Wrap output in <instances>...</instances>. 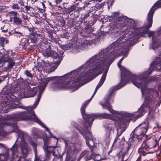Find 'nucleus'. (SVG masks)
<instances>
[{"label": "nucleus", "instance_id": "nucleus-25", "mask_svg": "<svg viewBox=\"0 0 161 161\" xmlns=\"http://www.w3.org/2000/svg\"><path fill=\"white\" fill-rule=\"evenodd\" d=\"M122 154V161H126L128 158V155L127 154V152L122 151L119 153V155Z\"/></svg>", "mask_w": 161, "mask_h": 161}, {"label": "nucleus", "instance_id": "nucleus-23", "mask_svg": "<svg viewBox=\"0 0 161 161\" xmlns=\"http://www.w3.org/2000/svg\"><path fill=\"white\" fill-rule=\"evenodd\" d=\"M93 158L94 161H100L105 159V158L104 157L102 158L100 155L98 154L95 155H93Z\"/></svg>", "mask_w": 161, "mask_h": 161}, {"label": "nucleus", "instance_id": "nucleus-26", "mask_svg": "<svg viewBox=\"0 0 161 161\" xmlns=\"http://www.w3.org/2000/svg\"><path fill=\"white\" fill-rule=\"evenodd\" d=\"M158 143L157 141L153 140L152 142L149 143L148 147L149 148H152L155 147L158 145Z\"/></svg>", "mask_w": 161, "mask_h": 161}, {"label": "nucleus", "instance_id": "nucleus-12", "mask_svg": "<svg viewBox=\"0 0 161 161\" xmlns=\"http://www.w3.org/2000/svg\"><path fill=\"white\" fill-rule=\"evenodd\" d=\"M161 7V0L157 1L151 8L147 15V21L149 22L148 26H152L153 23V17L155 10L158 8Z\"/></svg>", "mask_w": 161, "mask_h": 161}, {"label": "nucleus", "instance_id": "nucleus-28", "mask_svg": "<svg viewBox=\"0 0 161 161\" xmlns=\"http://www.w3.org/2000/svg\"><path fill=\"white\" fill-rule=\"evenodd\" d=\"M13 33L16 34V36L19 37H22L23 36V34L21 31L18 30L16 29H15L14 30Z\"/></svg>", "mask_w": 161, "mask_h": 161}, {"label": "nucleus", "instance_id": "nucleus-60", "mask_svg": "<svg viewBox=\"0 0 161 161\" xmlns=\"http://www.w3.org/2000/svg\"><path fill=\"white\" fill-rule=\"evenodd\" d=\"M77 1H81V0H76Z\"/></svg>", "mask_w": 161, "mask_h": 161}, {"label": "nucleus", "instance_id": "nucleus-45", "mask_svg": "<svg viewBox=\"0 0 161 161\" xmlns=\"http://www.w3.org/2000/svg\"><path fill=\"white\" fill-rule=\"evenodd\" d=\"M57 3H58L62 1V0H55Z\"/></svg>", "mask_w": 161, "mask_h": 161}, {"label": "nucleus", "instance_id": "nucleus-19", "mask_svg": "<svg viewBox=\"0 0 161 161\" xmlns=\"http://www.w3.org/2000/svg\"><path fill=\"white\" fill-rule=\"evenodd\" d=\"M44 142V146L43 149L47 153V155L50 153H54V149L55 148V147H46L45 145V140H43Z\"/></svg>", "mask_w": 161, "mask_h": 161}, {"label": "nucleus", "instance_id": "nucleus-13", "mask_svg": "<svg viewBox=\"0 0 161 161\" xmlns=\"http://www.w3.org/2000/svg\"><path fill=\"white\" fill-rule=\"evenodd\" d=\"M65 144V150L66 151L67 156H70V153L73 152L75 149L74 143L71 138L64 140Z\"/></svg>", "mask_w": 161, "mask_h": 161}, {"label": "nucleus", "instance_id": "nucleus-18", "mask_svg": "<svg viewBox=\"0 0 161 161\" xmlns=\"http://www.w3.org/2000/svg\"><path fill=\"white\" fill-rule=\"evenodd\" d=\"M10 149L5 148L3 154H0V161H7L9 158V151Z\"/></svg>", "mask_w": 161, "mask_h": 161}, {"label": "nucleus", "instance_id": "nucleus-5", "mask_svg": "<svg viewBox=\"0 0 161 161\" xmlns=\"http://www.w3.org/2000/svg\"><path fill=\"white\" fill-rule=\"evenodd\" d=\"M114 99L110 94L106 96L101 101L99 102V104L103 109H107L113 115L106 113L99 114H87L84 113V115H86L85 118L83 119L85 121V123H87L89 126H91L94 119L96 118L101 119H109L114 121V124L116 126H124V124L128 122L133 117H140V113L139 110L132 113H127L124 112H118L113 110L110 105L113 103Z\"/></svg>", "mask_w": 161, "mask_h": 161}, {"label": "nucleus", "instance_id": "nucleus-53", "mask_svg": "<svg viewBox=\"0 0 161 161\" xmlns=\"http://www.w3.org/2000/svg\"><path fill=\"white\" fill-rule=\"evenodd\" d=\"M5 43H6H6H8V40H5Z\"/></svg>", "mask_w": 161, "mask_h": 161}, {"label": "nucleus", "instance_id": "nucleus-54", "mask_svg": "<svg viewBox=\"0 0 161 161\" xmlns=\"http://www.w3.org/2000/svg\"><path fill=\"white\" fill-rule=\"evenodd\" d=\"M71 161H75V158H74L73 159H72Z\"/></svg>", "mask_w": 161, "mask_h": 161}, {"label": "nucleus", "instance_id": "nucleus-2", "mask_svg": "<svg viewBox=\"0 0 161 161\" xmlns=\"http://www.w3.org/2000/svg\"><path fill=\"white\" fill-rule=\"evenodd\" d=\"M118 42L112 43L106 48L102 50L97 54L88 59L79 69L63 76H60V85L65 86L66 88H62L60 89H70L72 92L78 90L82 85L76 83L81 80L84 81L87 78L97 72L101 73L103 69H106L100 81L97 85L93 94L90 99L83 105L81 109V114L83 118L87 116L84 115L85 108L96 93L98 89L102 85L106 77L109 67L114 61V58L120 54L121 51L118 48L119 47Z\"/></svg>", "mask_w": 161, "mask_h": 161}, {"label": "nucleus", "instance_id": "nucleus-40", "mask_svg": "<svg viewBox=\"0 0 161 161\" xmlns=\"http://www.w3.org/2000/svg\"><path fill=\"white\" fill-rule=\"evenodd\" d=\"M156 127L157 128H158V129L160 128H161V126H159V125H158V123H156V126H155V127H154V128H156Z\"/></svg>", "mask_w": 161, "mask_h": 161}, {"label": "nucleus", "instance_id": "nucleus-61", "mask_svg": "<svg viewBox=\"0 0 161 161\" xmlns=\"http://www.w3.org/2000/svg\"><path fill=\"white\" fill-rule=\"evenodd\" d=\"M53 65H51V67H52V66H53Z\"/></svg>", "mask_w": 161, "mask_h": 161}, {"label": "nucleus", "instance_id": "nucleus-56", "mask_svg": "<svg viewBox=\"0 0 161 161\" xmlns=\"http://www.w3.org/2000/svg\"><path fill=\"white\" fill-rule=\"evenodd\" d=\"M3 80H1L0 79V83L2 81H3Z\"/></svg>", "mask_w": 161, "mask_h": 161}, {"label": "nucleus", "instance_id": "nucleus-14", "mask_svg": "<svg viewBox=\"0 0 161 161\" xmlns=\"http://www.w3.org/2000/svg\"><path fill=\"white\" fill-rule=\"evenodd\" d=\"M126 122H125L124 124V126H123L122 125H121L122 126H118V129H117V137L115 138L114 142V144L117 142L118 143H119L120 142L122 141H124L125 140V138L123 136H121L119 137V136L121 135L122 133L124 132V130H123L122 128H124L125 127V125Z\"/></svg>", "mask_w": 161, "mask_h": 161}, {"label": "nucleus", "instance_id": "nucleus-32", "mask_svg": "<svg viewBox=\"0 0 161 161\" xmlns=\"http://www.w3.org/2000/svg\"><path fill=\"white\" fill-rule=\"evenodd\" d=\"M9 13L10 14L11 16H14V17L17 16L18 14L17 12L14 11L10 12Z\"/></svg>", "mask_w": 161, "mask_h": 161}, {"label": "nucleus", "instance_id": "nucleus-27", "mask_svg": "<svg viewBox=\"0 0 161 161\" xmlns=\"http://www.w3.org/2000/svg\"><path fill=\"white\" fill-rule=\"evenodd\" d=\"M59 7H60L61 8H65L66 12H67L68 13H70L71 12H72L73 10H74L75 9V6L74 5L71 6L70 7L68 8H65V7H61L60 6H59Z\"/></svg>", "mask_w": 161, "mask_h": 161}, {"label": "nucleus", "instance_id": "nucleus-11", "mask_svg": "<svg viewBox=\"0 0 161 161\" xmlns=\"http://www.w3.org/2000/svg\"><path fill=\"white\" fill-rule=\"evenodd\" d=\"M6 65H7V66L3 68L2 71L8 72L11 70L15 65V62L13 59L8 57L7 55L3 56L0 58V68Z\"/></svg>", "mask_w": 161, "mask_h": 161}, {"label": "nucleus", "instance_id": "nucleus-41", "mask_svg": "<svg viewBox=\"0 0 161 161\" xmlns=\"http://www.w3.org/2000/svg\"><path fill=\"white\" fill-rule=\"evenodd\" d=\"M25 8L27 10H30L31 9H32V8L30 7H29L28 6H26Z\"/></svg>", "mask_w": 161, "mask_h": 161}, {"label": "nucleus", "instance_id": "nucleus-17", "mask_svg": "<svg viewBox=\"0 0 161 161\" xmlns=\"http://www.w3.org/2000/svg\"><path fill=\"white\" fill-rule=\"evenodd\" d=\"M16 142L14 144L13 146L11 148L12 151L11 159H14L18 156L19 146L16 144Z\"/></svg>", "mask_w": 161, "mask_h": 161}, {"label": "nucleus", "instance_id": "nucleus-43", "mask_svg": "<svg viewBox=\"0 0 161 161\" xmlns=\"http://www.w3.org/2000/svg\"><path fill=\"white\" fill-rule=\"evenodd\" d=\"M18 161H26V160L24 158H20Z\"/></svg>", "mask_w": 161, "mask_h": 161}, {"label": "nucleus", "instance_id": "nucleus-64", "mask_svg": "<svg viewBox=\"0 0 161 161\" xmlns=\"http://www.w3.org/2000/svg\"><path fill=\"white\" fill-rule=\"evenodd\" d=\"M33 41H34V40H33V41H32V40H31V42H33Z\"/></svg>", "mask_w": 161, "mask_h": 161}, {"label": "nucleus", "instance_id": "nucleus-10", "mask_svg": "<svg viewBox=\"0 0 161 161\" xmlns=\"http://www.w3.org/2000/svg\"><path fill=\"white\" fill-rule=\"evenodd\" d=\"M43 55L46 57H52L54 58L55 66L52 68V71L56 69L62 60L61 54H58L56 52L52 51L50 49H47L43 53Z\"/></svg>", "mask_w": 161, "mask_h": 161}, {"label": "nucleus", "instance_id": "nucleus-15", "mask_svg": "<svg viewBox=\"0 0 161 161\" xmlns=\"http://www.w3.org/2000/svg\"><path fill=\"white\" fill-rule=\"evenodd\" d=\"M94 41L93 39L91 40H86L83 42L82 44L80 45H77L74 49L75 51L76 52H79L81 50L83 49V48H85L86 46L90 45L93 43H94Z\"/></svg>", "mask_w": 161, "mask_h": 161}, {"label": "nucleus", "instance_id": "nucleus-49", "mask_svg": "<svg viewBox=\"0 0 161 161\" xmlns=\"http://www.w3.org/2000/svg\"><path fill=\"white\" fill-rule=\"evenodd\" d=\"M0 147H4V144L1 143H0Z\"/></svg>", "mask_w": 161, "mask_h": 161}, {"label": "nucleus", "instance_id": "nucleus-24", "mask_svg": "<svg viewBox=\"0 0 161 161\" xmlns=\"http://www.w3.org/2000/svg\"><path fill=\"white\" fill-rule=\"evenodd\" d=\"M86 155L85 157V160H88L93 158V154L92 152L87 151H86Z\"/></svg>", "mask_w": 161, "mask_h": 161}, {"label": "nucleus", "instance_id": "nucleus-8", "mask_svg": "<svg viewBox=\"0 0 161 161\" xmlns=\"http://www.w3.org/2000/svg\"><path fill=\"white\" fill-rule=\"evenodd\" d=\"M87 123H85V127L83 128H81L80 126L77 124H75V126L85 138L86 140V144L87 146L91 149L92 152H93L92 147L94 146V143L92 139V134L90 131V126L88 125Z\"/></svg>", "mask_w": 161, "mask_h": 161}, {"label": "nucleus", "instance_id": "nucleus-21", "mask_svg": "<svg viewBox=\"0 0 161 161\" xmlns=\"http://www.w3.org/2000/svg\"><path fill=\"white\" fill-rule=\"evenodd\" d=\"M14 23L16 25H20L22 21V20L18 16L13 17Z\"/></svg>", "mask_w": 161, "mask_h": 161}, {"label": "nucleus", "instance_id": "nucleus-4", "mask_svg": "<svg viewBox=\"0 0 161 161\" xmlns=\"http://www.w3.org/2000/svg\"><path fill=\"white\" fill-rule=\"evenodd\" d=\"M60 80H61L60 76H53L45 78L42 79V82L38 86L33 87L32 88H31L27 84H25L24 83L22 84V85L23 84L24 86L21 88V90L19 91V97L20 98L24 97L26 94L28 93L31 94H32L31 97H33L35 96L37 92H38L36 100L32 106L24 107L22 105L20 104H14V102H12L11 103H10V100L8 99L6 102L7 104L8 105V106H7V108H19L26 110V111L24 112L18 113L16 114L7 116L6 117V120L17 121V120H15L14 118H11V116L16 115L20 114H25L23 115V116H30L31 115L32 111L33 112H34L33 111L34 108H36L40 100L41 95L49 82L50 81L53 82L50 85V87L53 90L56 91L62 88L67 87L65 86H63L62 85H60Z\"/></svg>", "mask_w": 161, "mask_h": 161}, {"label": "nucleus", "instance_id": "nucleus-30", "mask_svg": "<svg viewBox=\"0 0 161 161\" xmlns=\"http://www.w3.org/2000/svg\"><path fill=\"white\" fill-rule=\"evenodd\" d=\"M5 40V38L0 37V45L3 47L4 46V42Z\"/></svg>", "mask_w": 161, "mask_h": 161}, {"label": "nucleus", "instance_id": "nucleus-42", "mask_svg": "<svg viewBox=\"0 0 161 161\" xmlns=\"http://www.w3.org/2000/svg\"><path fill=\"white\" fill-rule=\"evenodd\" d=\"M61 36L62 38H67L68 37L67 36H66V34L65 33L63 34V35H61Z\"/></svg>", "mask_w": 161, "mask_h": 161}, {"label": "nucleus", "instance_id": "nucleus-9", "mask_svg": "<svg viewBox=\"0 0 161 161\" xmlns=\"http://www.w3.org/2000/svg\"><path fill=\"white\" fill-rule=\"evenodd\" d=\"M148 123L146 122L139 125L135 130L136 134L131 136L129 139V142L132 143L136 139H141L147 130Z\"/></svg>", "mask_w": 161, "mask_h": 161}, {"label": "nucleus", "instance_id": "nucleus-31", "mask_svg": "<svg viewBox=\"0 0 161 161\" xmlns=\"http://www.w3.org/2000/svg\"><path fill=\"white\" fill-rule=\"evenodd\" d=\"M141 148H144L148 149L149 147L147 145L146 142H144L142 144Z\"/></svg>", "mask_w": 161, "mask_h": 161}, {"label": "nucleus", "instance_id": "nucleus-16", "mask_svg": "<svg viewBox=\"0 0 161 161\" xmlns=\"http://www.w3.org/2000/svg\"><path fill=\"white\" fill-rule=\"evenodd\" d=\"M105 127L107 131L106 136L108 140H109L110 134L113 132L114 126L112 124H108L106 125Z\"/></svg>", "mask_w": 161, "mask_h": 161}, {"label": "nucleus", "instance_id": "nucleus-38", "mask_svg": "<svg viewBox=\"0 0 161 161\" xmlns=\"http://www.w3.org/2000/svg\"><path fill=\"white\" fill-rule=\"evenodd\" d=\"M89 16V14H85L84 15V17H83V18L85 19H86Z\"/></svg>", "mask_w": 161, "mask_h": 161}, {"label": "nucleus", "instance_id": "nucleus-62", "mask_svg": "<svg viewBox=\"0 0 161 161\" xmlns=\"http://www.w3.org/2000/svg\"><path fill=\"white\" fill-rule=\"evenodd\" d=\"M92 35H93L92 34H90V36H91Z\"/></svg>", "mask_w": 161, "mask_h": 161}, {"label": "nucleus", "instance_id": "nucleus-51", "mask_svg": "<svg viewBox=\"0 0 161 161\" xmlns=\"http://www.w3.org/2000/svg\"><path fill=\"white\" fill-rule=\"evenodd\" d=\"M12 19H13V17H11L10 18L9 21L11 22L12 21Z\"/></svg>", "mask_w": 161, "mask_h": 161}, {"label": "nucleus", "instance_id": "nucleus-46", "mask_svg": "<svg viewBox=\"0 0 161 161\" xmlns=\"http://www.w3.org/2000/svg\"><path fill=\"white\" fill-rule=\"evenodd\" d=\"M141 160V156H139V157L138 158L136 161H140Z\"/></svg>", "mask_w": 161, "mask_h": 161}, {"label": "nucleus", "instance_id": "nucleus-22", "mask_svg": "<svg viewBox=\"0 0 161 161\" xmlns=\"http://www.w3.org/2000/svg\"><path fill=\"white\" fill-rule=\"evenodd\" d=\"M148 149L144 148H140L138 150V152L140 155L145 156L149 152H148Z\"/></svg>", "mask_w": 161, "mask_h": 161}, {"label": "nucleus", "instance_id": "nucleus-36", "mask_svg": "<svg viewBox=\"0 0 161 161\" xmlns=\"http://www.w3.org/2000/svg\"><path fill=\"white\" fill-rule=\"evenodd\" d=\"M27 29H28V31L30 32V33L32 35H33L34 36V33H33V29L31 28H28Z\"/></svg>", "mask_w": 161, "mask_h": 161}, {"label": "nucleus", "instance_id": "nucleus-47", "mask_svg": "<svg viewBox=\"0 0 161 161\" xmlns=\"http://www.w3.org/2000/svg\"><path fill=\"white\" fill-rule=\"evenodd\" d=\"M35 161H41V160H40L38 158H36Z\"/></svg>", "mask_w": 161, "mask_h": 161}, {"label": "nucleus", "instance_id": "nucleus-29", "mask_svg": "<svg viewBox=\"0 0 161 161\" xmlns=\"http://www.w3.org/2000/svg\"><path fill=\"white\" fill-rule=\"evenodd\" d=\"M103 0H89L86 3L88 4H91L93 3H98Z\"/></svg>", "mask_w": 161, "mask_h": 161}, {"label": "nucleus", "instance_id": "nucleus-58", "mask_svg": "<svg viewBox=\"0 0 161 161\" xmlns=\"http://www.w3.org/2000/svg\"><path fill=\"white\" fill-rule=\"evenodd\" d=\"M37 35H38L39 36H40V34H37Z\"/></svg>", "mask_w": 161, "mask_h": 161}, {"label": "nucleus", "instance_id": "nucleus-52", "mask_svg": "<svg viewBox=\"0 0 161 161\" xmlns=\"http://www.w3.org/2000/svg\"><path fill=\"white\" fill-rule=\"evenodd\" d=\"M35 23L37 25H39V22L38 21H37L35 22Z\"/></svg>", "mask_w": 161, "mask_h": 161}, {"label": "nucleus", "instance_id": "nucleus-35", "mask_svg": "<svg viewBox=\"0 0 161 161\" xmlns=\"http://www.w3.org/2000/svg\"><path fill=\"white\" fill-rule=\"evenodd\" d=\"M86 151L83 152L80 155L79 158L78 159V160H79L80 159H81L84 156H85L86 155Z\"/></svg>", "mask_w": 161, "mask_h": 161}, {"label": "nucleus", "instance_id": "nucleus-20", "mask_svg": "<svg viewBox=\"0 0 161 161\" xmlns=\"http://www.w3.org/2000/svg\"><path fill=\"white\" fill-rule=\"evenodd\" d=\"M6 124L0 121V136H5L7 133H8L9 132H6L2 129V128L6 126Z\"/></svg>", "mask_w": 161, "mask_h": 161}, {"label": "nucleus", "instance_id": "nucleus-48", "mask_svg": "<svg viewBox=\"0 0 161 161\" xmlns=\"http://www.w3.org/2000/svg\"><path fill=\"white\" fill-rule=\"evenodd\" d=\"M63 23H62V24L61 25L62 26H64L65 25V22H64V20H63Z\"/></svg>", "mask_w": 161, "mask_h": 161}, {"label": "nucleus", "instance_id": "nucleus-63", "mask_svg": "<svg viewBox=\"0 0 161 161\" xmlns=\"http://www.w3.org/2000/svg\"><path fill=\"white\" fill-rule=\"evenodd\" d=\"M52 35H51V37H52Z\"/></svg>", "mask_w": 161, "mask_h": 161}, {"label": "nucleus", "instance_id": "nucleus-44", "mask_svg": "<svg viewBox=\"0 0 161 161\" xmlns=\"http://www.w3.org/2000/svg\"><path fill=\"white\" fill-rule=\"evenodd\" d=\"M158 90L160 91L161 94V85H159L158 86Z\"/></svg>", "mask_w": 161, "mask_h": 161}, {"label": "nucleus", "instance_id": "nucleus-57", "mask_svg": "<svg viewBox=\"0 0 161 161\" xmlns=\"http://www.w3.org/2000/svg\"><path fill=\"white\" fill-rule=\"evenodd\" d=\"M26 42L27 43H28V40H26Z\"/></svg>", "mask_w": 161, "mask_h": 161}, {"label": "nucleus", "instance_id": "nucleus-59", "mask_svg": "<svg viewBox=\"0 0 161 161\" xmlns=\"http://www.w3.org/2000/svg\"><path fill=\"white\" fill-rule=\"evenodd\" d=\"M2 71H0V75L1 74Z\"/></svg>", "mask_w": 161, "mask_h": 161}, {"label": "nucleus", "instance_id": "nucleus-33", "mask_svg": "<svg viewBox=\"0 0 161 161\" xmlns=\"http://www.w3.org/2000/svg\"><path fill=\"white\" fill-rule=\"evenodd\" d=\"M25 73L28 77H32V74L27 70L25 71Z\"/></svg>", "mask_w": 161, "mask_h": 161}, {"label": "nucleus", "instance_id": "nucleus-55", "mask_svg": "<svg viewBox=\"0 0 161 161\" xmlns=\"http://www.w3.org/2000/svg\"><path fill=\"white\" fill-rule=\"evenodd\" d=\"M4 28V26L3 27H1V30H3Z\"/></svg>", "mask_w": 161, "mask_h": 161}, {"label": "nucleus", "instance_id": "nucleus-39", "mask_svg": "<svg viewBox=\"0 0 161 161\" xmlns=\"http://www.w3.org/2000/svg\"><path fill=\"white\" fill-rule=\"evenodd\" d=\"M37 130L36 129L34 128L33 129V130L32 131V134L33 135L35 136L36 135V134L35 133V131H36Z\"/></svg>", "mask_w": 161, "mask_h": 161}, {"label": "nucleus", "instance_id": "nucleus-37", "mask_svg": "<svg viewBox=\"0 0 161 161\" xmlns=\"http://www.w3.org/2000/svg\"><path fill=\"white\" fill-rule=\"evenodd\" d=\"M22 17L25 20L27 21L29 20L27 16L23 15Z\"/></svg>", "mask_w": 161, "mask_h": 161}, {"label": "nucleus", "instance_id": "nucleus-34", "mask_svg": "<svg viewBox=\"0 0 161 161\" xmlns=\"http://www.w3.org/2000/svg\"><path fill=\"white\" fill-rule=\"evenodd\" d=\"M11 7L12 8L14 9H19V7L17 4H13L11 6Z\"/></svg>", "mask_w": 161, "mask_h": 161}, {"label": "nucleus", "instance_id": "nucleus-3", "mask_svg": "<svg viewBox=\"0 0 161 161\" xmlns=\"http://www.w3.org/2000/svg\"><path fill=\"white\" fill-rule=\"evenodd\" d=\"M109 19L112 22L110 28L108 31L109 34L114 36L119 30L127 26L125 31L119 32V37L114 42L119 43L118 48L121 51L120 54H123V57H126L129 51V47L135 44L138 39L142 37L148 36L152 37V44L151 47L153 50L161 46V40L159 38L161 36V28L157 32L151 31L149 32V22L147 18L144 26L137 28L135 26L134 20L128 18L125 16H122L119 12H114L112 15L108 16Z\"/></svg>", "mask_w": 161, "mask_h": 161}, {"label": "nucleus", "instance_id": "nucleus-6", "mask_svg": "<svg viewBox=\"0 0 161 161\" xmlns=\"http://www.w3.org/2000/svg\"><path fill=\"white\" fill-rule=\"evenodd\" d=\"M8 126L9 128L13 129V130L10 131V132H15L18 133L19 136L18 140L19 139L20 146L21 147V151L22 154L23 155V157H20V158H24L25 159V157L28 154L30 151V148L26 142L25 141V139H26L27 142L34 147V150L35 152L36 157V144L33 141L31 137L27 135L26 133L20 130L17 128V126L16 123H12L9 125ZM26 160V159H25Z\"/></svg>", "mask_w": 161, "mask_h": 161}, {"label": "nucleus", "instance_id": "nucleus-7", "mask_svg": "<svg viewBox=\"0 0 161 161\" xmlns=\"http://www.w3.org/2000/svg\"><path fill=\"white\" fill-rule=\"evenodd\" d=\"M24 114H19L16 115L11 116V117L14 118L15 120H27L30 119H31L32 120L38 124L42 127L44 128L48 132L51 137L56 139L55 136L52 135L48 128L37 117L35 114L34 112H33L32 111L31 115L30 116H23Z\"/></svg>", "mask_w": 161, "mask_h": 161}, {"label": "nucleus", "instance_id": "nucleus-50", "mask_svg": "<svg viewBox=\"0 0 161 161\" xmlns=\"http://www.w3.org/2000/svg\"><path fill=\"white\" fill-rule=\"evenodd\" d=\"M7 31H8V30L7 29H6V30H3L2 31V32H6Z\"/></svg>", "mask_w": 161, "mask_h": 161}, {"label": "nucleus", "instance_id": "nucleus-1", "mask_svg": "<svg viewBox=\"0 0 161 161\" xmlns=\"http://www.w3.org/2000/svg\"><path fill=\"white\" fill-rule=\"evenodd\" d=\"M118 42L112 43L106 48L102 50L97 54L88 59L79 69L63 76H60V85L65 86L66 88H62L60 89H70L72 92L78 90L82 85L76 83L81 80L84 81L87 78L97 72L101 73L103 69H106L100 81L97 85L93 94L90 99L83 105L81 109V114L83 118L87 116L84 115L85 108L96 93L98 89L102 85L106 77L109 67L114 61V58L120 54L121 51L118 48L119 47Z\"/></svg>", "mask_w": 161, "mask_h": 161}]
</instances>
